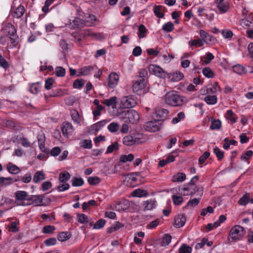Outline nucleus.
<instances>
[{
	"label": "nucleus",
	"instance_id": "nucleus-1",
	"mask_svg": "<svg viewBox=\"0 0 253 253\" xmlns=\"http://www.w3.org/2000/svg\"><path fill=\"white\" fill-rule=\"evenodd\" d=\"M1 32L9 38L11 43L14 47L17 46L18 43V36L17 35L16 29L12 24L8 23L4 24Z\"/></svg>",
	"mask_w": 253,
	"mask_h": 253
},
{
	"label": "nucleus",
	"instance_id": "nucleus-2",
	"mask_svg": "<svg viewBox=\"0 0 253 253\" xmlns=\"http://www.w3.org/2000/svg\"><path fill=\"white\" fill-rule=\"evenodd\" d=\"M165 102L172 106H179L185 102V98L179 95L176 91H171L166 94Z\"/></svg>",
	"mask_w": 253,
	"mask_h": 253
},
{
	"label": "nucleus",
	"instance_id": "nucleus-3",
	"mask_svg": "<svg viewBox=\"0 0 253 253\" xmlns=\"http://www.w3.org/2000/svg\"><path fill=\"white\" fill-rule=\"evenodd\" d=\"M119 116L120 119L126 123L135 124L140 118L138 113L134 110L124 111Z\"/></svg>",
	"mask_w": 253,
	"mask_h": 253
},
{
	"label": "nucleus",
	"instance_id": "nucleus-4",
	"mask_svg": "<svg viewBox=\"0 0 253 253\" xmlns=\"http://www.w3.org/2000/svg\"><path fill=\"white\" fill-rule=\"evenodd\" d=\"M246 233L244 228L240 225H235L230 230L229 236L234 241L241 239Z\"/></svg>",
	"mask_w": 253,
	"mask_h": 253
},
{
	"label": "nucleus",
	"instance_id": "nucleus-5",
	"mask_svg": "<svg viewBox=\"0 0 253 253\" xmlns=\"http://www.w3.org/2000/svg\"><path fill=\"white\" fill-rule=\"evenodd\" d=\"M148 69L151 74L159 78L165 79L168 77L167 72L159 66L155 64H151L148 67Z\"/></svg>",
	"mask_w": 253,
	"mask_h": 253
},
{
	"label": "nucleus",
	"instance_id": "nucleus-6",
	"mask_svg": "<svg viewBox=\"0 0 253 253\" xmlns=\"http://www.w3.org/2000/svg\"><path fill=\"white\" fill-rule=\"evenodd\" d=\"M121 104L125 108H133L137 104V99L132 95L124 96L121 99Z\"/></svg>",
	"mask_w": 253,
	"mask_h": 253
},
{
	"label": "nucleus",
	"instance_id": "nucleus-7",
	"mask_svg": "<svg viewBox=\"0 0 253 253\" xmlns=\"http://www.w3.org/2000/svg\"><path fill=\"white\" fill-rule=\"evenodd\" d=\"M198 191L199 188L197 185L187 184L179 188V192L184 196L193 195Z\"/></svg>",
	"mask_w": 253,
	"mask_h": 253
},
{
	"label": "nucleus",
	"instance_id": "nucleus-8",
	"mask_svg": "<svg viewBox=\"0 0 253 253\" xmlns=\"http://www.w3.org/2000/svg\"><path fill=\"white\" fill-rule=\"evenodd\" d=\"M146 130L150 132H156L159 131L162 127V123L160 122L155 119L153 121H149L145 123L144 125Z\"/></svg>",
	"mask_w": 253,
	"mask_h": 253
},
{
	"label": "nucleus",
	"instance_id": "nucleus-9",
	"mask_svg": "<svg viewBox=\"0 0 253 253\" xmlns=\"http://www.w3.org/2000/svg\"><path fill=\"white\" fill-rule=\"evenodd\" d=\"M123 144L127 146H132L133 145L138 144L141 142L140 138L136 136L128 135L126 136L123 139Z\"/></svg>",
	"mask_w": 253,
	"mask_h": 253
},
{
	"label": "nucleus",
	"instance_id": "nucleus-10",
	"mask_svg": "<svg viewBox=\"0 0 253 253\" xmlns=\"http://www.w3.org/2000/svg\"><path fill=\"white\" fill-rule=\"evenodd\" d=\"M90 23H84L83 19L80 18H75L72 22H70L68 24L69 27L72 29H75L77 28H81L84 27L85 25H89Z\"/></svg>",
	"mask_w": 253,
	"mask_h": 253
},
{
	"label": "nucleus",
	"instance_id": "nucleus-11",
	"mask_svg": "<svg viewBox=\"0 0 253 253\" xmlns=\"http://www.w3.org/2000/svg\"><path fill=\"white\" fill-rule=\"evenodd\" d=\"M33 204L37 206H45L46 203L49 204L51 200L48 198H45L44 195H35Z\"/></svg>",
	"mask_w": 253,
	"mask_h": 253
},
{
	"label": "nucleus",
	"instance_id": "nucleus-12",
	"mask_svg": "<svg viewBox=\"0 0 253 253\" xmlns=\"http://www.w3.org/2000/svg\"><path fill=\"white\" fill-rule=\"evenodd\" d=\"M169 111L168 110L160 108L155 111L153 115V117L160 122L161 121H163L166 119L168 116Z\"/></svg>",
	"mask_w": 253,
	"mask_h": 253
},
{
	"label": "nucleus",
	"instance_id": "nucleus-13",
	"mask_svg": "<svg viewBox=\"0 0 253 253\" xmlns=\"http://www.w3.org/2000/svg\"><path fill=\"white\" fill-rule=\"evenodd\" d=\"M73 131L74 127L70 123L67 122L63 123L62 131L64 136L68 137L69 135L72 133Z\"/></svg>",
	"mask_w": 253,
	"mask_h": 253
},
{
	"label": "nucleus",
	"instance_id": "nucleus-14",
	"mask_svg": "<svg viewBox=\"0 0 253 253\" xmlns=\"http://www.w3.org/2000/svg\"><path fill=\"white\" fill-rule=\"evenodd\" d=\"M119 80V76L117 73H111L109 76L108 86L111 88H114L118 84Z\"/></svg>",
	"mask_w": 253,
	"mask_h": 253
},
{
	"label": "nucleus",
	"instance_id": "nucleus-15",
	"mask_svg": "<svg viewBox=\"0 0 253 253\" xmlns=\"http://www.w3.org/2000/svg\"><path fill=\"white\" fill-rule=\"evenodd\" d=\"M146 81L144 79H139L136 81L132 85V90L134 92H137L139 90L145 87Z\"/></svg>",
	"mask_w": 253,
	"mask_h": 253
},
{
	"label": "nucleus",
	"instance_id": "nucleus-16",
	"mask_svg": "<svg viewBox=\"0 0 253 253\" xmlns=\"http://www.w3.org/2000/svg\"><path fill=\"white\" fill-rule=\"evenodd\" d=\"M25 11L24 7L22 5H19L17 8H13L11 10V15L14 18H19L22 16Z\"/></svg>",
	"mask_w": 253,
	"mask_h": 253
},
{
	"label": "nucleus",
	"instance_id": "nucleus-17",
	"mask_svg": "<svg viewBox=\"0 0 253 253\" xmlns=\"http://www.w3.org/2000/svg\"><path fill=\"white\" fill-rule=\"evenodd\" d=\"M95 66H87L82 67L79 70V76H87L91 72L94 70Z\"/></svg>",
	"mask_w": 253,
	"mask_h": 253
},
{
	"label": "nucleus",
	"instance_id": "nucleus-18",
	"mask_svg": "<svg viewBox=\"0 0 253 253\" xmlns=\"http://www.w3.org/2000/svg\"><path fill=\"white\" fill-rule=\"evenodd\" d=\"M186 222L185 217L182 215H178L175 218L174 226L177 228H180L184 226Z\"/></svg>",
	"mask_w": 253,
	"mask_h": 253
},
{
	"label": "nucleus",
	"instance_id": "nucleus-19",
	"mask_svg": "<svg viewBox=\"0 0 253 253\" xmlns=\"http://www.w3.org/2000/svg\"><path fill=\"white\" fill-rule=\"evenodd\" d=\"M28 196V193L24 191H17L15 193L16 200L22 202H24L23 201L25 200Z\"/></svg>",
	"mask_w": 253,
	"mask_h": 253
},
{
	"label": "nucleus",
	"instance_id": "nucleus-20",
	"mask_svg": "<svg viewBox=\"0 0 253 253\" xmlns=\"http://www.w3.org/2000/svg\"><path fill=\"white\" fill-rule=\"evenodd\" d=\"M102 103L108 107H112L113 108H114L116 106L117 97L113 96L109 99H105L102 102Z\"/></svg>",
	"mask_w": 253,
	"mask_h": 253
},
{
	"label": "nucleus",
	"instance_id": "nucleus-21",
	"mask_svg": "<svg viewBox=\"0 0 253 253\" xmlns=\"http://www.w3.org/2000/svg\"><path fill=\"white\" fill-rule=\"evenodd\" d=\"M83 20L84 23L86 24L88 23L90 24L89 25H86V26H91L93 25V22L97 20V18L93 14H87L85 16L84 19Z\"/></svg>",
	"mask_w": 253,
	"mask_h": 253
},
{
	"label": "nucleus",
	"instance_id": "nucleus-22",
	"mask_svg": "<svg viewBox=\"0 0 253 253\" xmlns=\"http://www.w3.org/2000/svg\"><path fill=\"white\" fill-rule=\"evenodd\" d=\"M156 201L155 200L151 199L144 202L143 205L144 209L146 210H151L155 207Z\"/></svg>",
	"mask_w": 253,
	"mask_h": 253
},
{
	"label": "nucleus",
	"instance_id": "nucleus-23",
	"mask_svg": "<svg viewBox=\"0 0 253 253\" xmlns=\"http://www.w3.org/2000/svg\"><path fill=\"white\" fill-rule=\"evenodd\" d=\"M71 234L69 232H63L57 235V239L61 242L65 241L71 237Z\"/></svg>",
	"mask_w": 253,
	"mask_h": 253
},
{
	"label": "nucleus",
	"instance_id": "nucleus-24",
	"mask_svg": "<svg viewBox=\"0 0 253 253\" xmlns=\"http://www.w3.org/2000/svg\"><path fill=\"white\" fill-rule=\"evenodd\" d=\"M186 179V175L182 172H178L172 177V182H182Z\"/></svg>",
	"mask_w": 253,
	"mask_h": 253
},
{
	"label": "nucleus",
	"instance_id": "nucleus-25",
	"mask_svg": "<svg viewBox=\"0 0 253 253\" xmlns=\"http://www.w3.org/2000/svg\"><path fill=\"white\" fill-rule=\"evenodd\" d=\"M45 174L42 171H38L36 172L33 177V181L35 183H38L45 179Z\"/></svg>",
	"mask_w": 253,
	"mask_h": 253
},
{
	"label": "nucleus",
	"instance_id": "nucleus-26",
	"mask_svg": "<svg viewBox=\"0 0 253 253\" xmlns=\"http://www.w3.org/2000/svg\"><path fill=\"white\" fill-rule=\"evenodd\" d=\"M250 194L247 193L239 199L238 204L242 206H245L250 201Z\"/></svg>",
	"mask_w": 253,
	"mask_h": 253
},
{
	"label": "nucleus",
	"instance_id": "nucleus-27",
	"mask_svg": "<svg viewBox=\"0 0 253 253\" xmlns=\"http://www.w3.org/2000/svg\"><path fill=\"white\" fill-rule=\"evenodd\" d=\"M232 69L234 72L240 75L246 73L245 67L240 64L233 66Z\"/></svg>",
	"mask_w": 253,
	"mask_h": 253
},
{
	"label": "nucleus",
	"instance_id": "nucleus-28",
	"mask_svg": "<svg viewBox=\"0 0 253 253\" xmlns=\"http://www.w3.org/2000/svg\"><path fill=\"white\" fill-rule=\"evenodd\" d=\"M147 30L144 25L141 24L138 27V36L139 39L143 38L146 37Z\"/></svg>",
	"mask_w": 253,
	"mask_h": 253
},
{
	"label": "nucleus",
	"instance_id": "nucleus-29",
	"mask_svg": "<svg viewBox=\"0 0 253 253\" xmlns=\"http://www.w3.org/2000/svg\"><path fill=\"white\" fill-rule=\"evenodd\" d=\"M124 227V224L119 222L117 221L114 224L113 227H111L108 229V232L112 233L114 231L119 230V229L123 228Z\"/></svg>",
	"mask_w": 253,
	"mask_h": 253
},
{
	"label": "nucleus",
	"instance_id": "nucleus-30",
	"mask_svg": "<svg viewBox=\"0 0 253 253\" xmlns=\"http://www.w3.org/2000/svg\"><path fill=\"white\" fill-rule=\"evenodd\" d=\"M226 117L227 119L230 120L232 123L236 122L238 119L236 115L231 110H229L227 111Z\"/></svg>",
	"mask_w": 253,
	"mask_h": 253
},
{
	"label": "nucleus",
	"instance_id": "nucleus-31",
	"mask_svg": "<svg viewBox=\"0 0 253 253\" xmlns=\"http://www.w3.org/2000/svg\"><path fill=\"white\" fill-rule=\"evenodd\" d=\"M173 82H177L181 80L183 77V74L180 72H175L171 75L170 77Z\"/></svg>",
	"mask_w": 253,
	"mask_h": 253
},
{
	"label": "nucleus",
	"instance_id": "nucleus-32",
	"mask_svg": "<svg viewBox=\"0 0 253 253\" xmlns=\"http://www.w3.org/2000/svg\"><path fill=\"white\" fill-rule=\"evenodd\" d=\"M70 176L71 175L68 172H62L60 173L59 179L61 182L64 183L70 179Z\"/></svg>",
	"mask_w": 253,
	"mask_h": 253
},
{
	"label": "nucleus",
	"instance_id": "nucleus-33",
	"mask_svg": "<svg viewBox=\"0 0 253 253\" xmlns=\"http://www.w3.org/2000/svg\"><path fill=\"white\" fill-rule=\"evenodd\" d=\"M66 74V70L62 67H56L55 69V74L57 77H64Z\"/></svg>",
	"mask_w": 253,
	"mask_h": 253
},
{
	"label": "nucleus",
	"instance_id": "nucleus-34",
	"mask_svg": "<svg viewBox=\"0 0 253 253\" xmlns=\"http://www.w3.org/2000/svg\"><path fill=\"white\" fill-rule=\"evenodd\" d=\"M205 101L210 105H213L217 102V97L215 95H208L205 97Z\"/></svg>",
	"mask_w": 253,
	"mask_h": 253
},
{
	"label": "nucleus",
	"instance_id": "nucleus-35",
	"mask_svg": "<svg viewBox=\"0 0 253 253\" xmlns=\"http://www.w3.org/2000/svg\"><path fill=\"white\" fill-rule=\"evenodd\" d=\"M192 248L185 244H182L178 250V253H191Z\"/></svg>",
	"mask_w": 253,
	"mask_h": 253
},
{
	"label": "nucleus",
	"instance_id": "nucleus-36",
	"mask_svg": "<svg viewBox=\"0 0 253 253\" xmlns=\"http://www.w3.org/2000/svg\"><path fill=\"white\" fill-rule=\"evenodd\" d=\"M41 88V85L39 82L32 84L31 86L30 91L33 94H37L40 91Z\"/></svg>",
	"mask_w": 253,
	"mask_h": 253
},
{
	"label": "nucleus",
	"instance_id": "nucleus-37",
	"mask_svg": "<svg viewBox=\"0 0 253 253\" xmlns=\"http://www.w3.org/2000/svg\"><path fill=\"white\" fill-rule=\"evenodd\" d=\"M203 193L201 192L199 194L200 198H193L192 199L190 200L187 203V206L191 207H194L198 205L200 202L201 197H202Z\"/></svg>",
	"mask_w": 253,
	"mask_h": 253
},
{
	"label": "nucleus",
	"instance_id": "nucleus-38",
	"mask_svg": "<svg viewBox=\"0 0 253 253\" xmlns=\"http://www.w3.org/2000/svg\"><path fill=\"white\" fill-rule=\"evenodd\" d=\"M213 58L214 56L213 54L211 53L208 52L205 56L202 57V60L205 64H208Z\"/></svg>",
	"mask_w": 253,
	"mask_h": 253
},
{
	"label": "nucleus",
	"instance_id": "nucleus-39",
	"mask_svg": "<svg viewBox=\"0 0 253 253\" xmlns=\"http://www.w3.org/2000/svg\"><path fill=\"white\" fill-rule=\"evenodd\" d=\"M217 7L221 13H225L229 8L228 4L223 2H218Z\"/></svg>",
	"mask_w": 253,
	"mask_h": 253
},
{
	"label": "nucleus",
	"instance_id": "nucleus-40",
	"mask_svg": "<svg viewBox=\"0 0 253 253\" xmlns=\"http://www.w3.org/2000/svg\"><path fill=\"white\" fill-rule=\"evenodd\" d=\"M162 6L161 5H155L154 7V13L159 18H162L164 16V14L162 12Z\"/></svg>",
	"mask_w": 253,
	"mask_h": 253
},
{
	"label": "nucleus",
	"instance_id": "nucleus-41",
	"mask_svg": "<svg viewBox=\"0 0 253 253\" xmlns=\"http://www.w3.org/2000/svg\"><path fill=\"white\" fill-rule=\"evenodd\" d=\"M107 123L106 120H103L98 122L92 126L93 129L96 131H99L102 127H103Z\"/></svg>",
	"mask_w": 253,
	"mask_h": 253
},
{
	"label": "nucleus",
	"instance_id": "nucleus-42",
	"mask_svg": "<svg viewBox=\"0 0 253 253\" xmlns=\"http://www.w3.org/2000/svg\"><path fill=\"white\" fill-rule=\"evenodd\" d=\"M133 155L129 154L128 155H123L121 156L120 161L122 163H126V162H131L133 160Z\"/></svg>",
	"mask_w": 253,
	"mask_h": 253
},
{
	"label": "nucleus",
	"instance_id": "nucleus-43",
	"mask_svg": "<svg viewBox=\"0 0 253 253\" xmlns=\"http://www.w3.org/2000/svg\"><path fill=\"white\" fill-rule=\"evenodd\" d=\"M174 29V25L171 22L165 23L162 27V30L167 32H170Z\"/></svg>",
	"mask_w": 253,
	"mask_h": 253
},
{
	"label": "nucleus",
	"instance_id": "nucleus-44",
	"mask_svg": "<svg viewBox=\"0 0 253 253\" xmlns=\"http://www.w3.org/2000/svg\"><path fill=\"white\" fill-rule=\"evenodd\" d=\"M87 181L91 185H96L100 182L101 179L97 176H90L88 178Z\"/></svg>",
	"mask_w": 253,
	"mask_h": 253
},
{
	"label": "nucleus",
	"instance_id": "nucleus-45",
	"mask_svg": "<svg viewBox=\"0 0 253 253\" xmlns=\"http://www.w3.org/2000/svg\"><path fill=\"white\" fill-rule=\"evenodd\" d=\"M171 236L169 234H165L162 239L161 242L162 246H166L168 245L171 242Z\"/></svg>",
	"mask_w": 253,
	"mask_h": 253
},
{
	"label": "nucleus",
	"instance_id": "nucleus-46",
	"mask_svg": "<svg viewBox=\"0 0 253 253\" xmlns=\"http://www.w3.org/2000/svg\"><path fill=\"white\" fill-rule=\"evenodd\" d=\"M204 44L203 41L202 39H198L196 40H194L193 41H190L189 42V45L190 46H202Z\"/></svg>",
	"mask_w": 253,
	"mask_h": 253
},
{
	"label": "nucleus",
	"instance_id": "nucleus-47",
	"mask_svg": "<svg viewBox=\"0 0 253 253\" xmlns=\"http://www.w3.org/2000/svg\"><path fill=\"white\" fill-rule=\"evenodd\" d=\"M72 181V185L75 187L81 186L84 184V181L82 178L73 177Z\"/></svg>",
	"mask_w": 253,
	"mask_h": 253
},
{
	"label": "nucleus",
	"instance_id": "nucleus-48",
	"mask_svg": "<svg viewBox=\"0 0 253 253\" xmlns=\"http://www.w3.org/2000/svg\"><path fill=\"white\" fill-rule=\"evenodd\" d=\"M80 146L85 149H91L92 148V143L90 140L84 139L80 143Z\"/></svg>",
	"mask_w": 253,
	"mask_h": 253
},
{
	"label": "nucleus",
	"instance_id": "nucleus-49",
	"mask_svg": "<svg viewBox=\"0 0 253 253\" xmlns=\"http://www.w3.org/2000/svg\"><path fill=\"white\" fill-rule=\"evenodd\" d=\"M13 182L12 179L10 177H0V185L7 186Z\"/></svg>",
	"mask_w": 253,
	"mask_h": 253
},
{
	"label": "nucleus",
	"instance_id": "nucleus-50",
	"mask_svg": "<svg viewBox=\"0 0 253 253\" xmlns=\"http://www.w3.org/2000/svg\"><path fill=\"white\" fill-rule=\"evenodd\" d=\"M203 75L207 78H211L214 77V73L209 67H205L202 71Z\"/></svg>",
	"mask_w": 253,
	"mask_h": 253
},
{
	"label": "nucleus",
	"instance_id": "nucleus-51",
	"mask_svg": "<svg viewBox=\"0 0 253 253\" xmlns=\"http://www.w3.org/2000/svg\"><path fill=\"white\" fill-rule=\"evenodd\" d=\"M213 153L219 161L221 160L224 157V152L217 147H215L213 149Z\"/></svg>",
	"mask_w": 253,
	"mask_h": 253
},
{
	"label": "nucleus",
	"instance_id": "nucleus-52",
	"mask_svg": "<svg viewBox=\"0 0 253 253\" xmlns=\"http://www.w3.org/2000/svg\"><path fill=\"white\" fill-rule=\"evenodd\" d=\"M7 169L8 171L12 174H17L20 171V169L17 167L16 165H12L11 166L8 165L7 166Z\"/></svg>",
	"mask_w": 253,
	"mask_h": 253
},
{
	"label": "nucleus",
	"instance_id": "nucleus-53",
	"mask_svg": "<svg viewBox=\"0 0 253 253\" xmlns=\"http://www.w3.org/2000/svg\"><path fill=\"white\" fill-rule=\"evenodd\" d=\"M221 126V123L219 120H215L212 121L210 128L212 130L219 129Z\"/></svg>",
	"mask_w": 253,
	"mask_h": 253
},
{
	"label": "nucleus",
	"instance_id": "nucleus-54",
	"mask_svg": "<svg viewBox=\"0 0 253 253\" xmlns=\"http://www.w3.org/2000/svg\"><path fill=\"white\" fill-rule=\"evenodd\" d=\"M77 220L79 222L84 224L88 222V217L85 214L81 213L77 215Z\"/></svg>",
	"mask_w": 253,
	"mask_h": 253
},
{
	"label": "nucleus",
	"instance_id": "nucleus-55",
	"mask_svg": "<svg viewBox=\"0 0 253 253\" xmlns=\"http://www.w3.org/2000/svg\"><path fill=\"white\" fill-rule=\"evenodd\" d=\"M106 221L103 219H100L97 221L93 225V228L99 229L102 228L105 224Z\"/></svg>",
	"mask_w": 253,
	"mask_h": 253
},
{
	"label": "nucleus",
	"instance_id": "nucleus-56",
	"mask_svg": "<svg viewBox=\"0 0 253 253\" xmlns=\"http://www.w3.org/2000/svg\"><path fill=\"white\" fill-rule=\"evenodd\" d=\"M119 149V144L117 142H115L109 146L107 148L106 153H110L113 152L115 150H117Z\"/></svg>",
	"mask_w": 253,
	"mask_h": 253
},
{
	"label": "nucleus",
	"instance_id": "nucleus-57",
	"mask_svg": "<svg viewBox=\"0 0 253 253\" xmlns=\"http://www.w3.org/2000/svg\"><path fill=\"white\" fill-rule=\"evenodd\" d=\"M84 84V82L83 79H77L73 83V86L75 88H81Z\"/></svg>",
	"mask_w": 253,
	"mask_h": 253
},
{
	"label": "nucleus",
	"instance_id": "nucleus-58",
	"mask_svg": "<svg viewBox=\"0 0 253 253\" xmlns=\"http://www.w3.org/2000/svg\"><path fill=\"white\" fill-rule=\"evenodd\" d=\"M108 129L110 132H116L119 129V125L116 123H112L108 126Z\"/></svg>",
	"mask_w": 253,
	"mask_h": 253
},
{
	"label": "nucleus",
	"instance_id": "nucleus-59",
	"mask_svg": "<svg viewBox=\"0 0 253 253\" xmlns=\"http://www.w3.org/2000/svg\"><path fill=\"white\" fill-rule=\"evenodd\" d=\"M0 66L4 69L8 68L9 65L6 60L0 54Z\"/></svg>",
	"mask_w": 253,
	"mask_h": 253
},
{
	"label": "nucleus",
	"instance_id": "nucleus-60",
	"mask_svg": "<svg viewBox=\"0 0 253 253\" xmlns=\"http://www.w3.org/2000/svg\"><path fill=\"white\" fill-rule=\"evenodd\" d=\"M172 200L175 205H179L183 202V198L181 196L175 195L172 196Z\"/></svg>",
	"mask_w": 253,
	"mask_h": 253
},
{
	"label": "nucleus",
	"instance_id": "nucleus-61",
	"mask_svg": "<svg viewBox=\"0 0 253 253\" xmlns=\"http://www.w3.org/2000/svg\"><path fill=\"white\" fill-rule=\"evenodd\" d=\"M54 82V80L53 78H47L45 80V88L47 90L51 89Z\"/></svg>",
	"mask_w": 253,
	"mask_h": 253
},
{
	"label": "nucleus",
	"instance_id": "nucleus-62",
	"mask_svg": "<svg viewBox=\"0 0 253 253\" xmlns=\"http://www.w3.org/2000/svg\"><path fill=\"white\" fill-rule=\"evenodd\" d=\"M55 229V227L52 225H46L43 227L42 232L44 234L52 233Z\"/></svg>",
	"mask_w": 253,
	"mask_h": 253
},
{
	"label": "nucleus",
	"instance_id": "nucleus-63",
	"mask_svg": "<svg viewBox=\"0 0 253 253\" xmlns=\"http://www.w3.org/2000/svg\"><path fill=\"white\" fill-rule=\"evenodd\" d=\"M185 117V114L183 112H179L176 117L173 118L172 120V123L174 124L178 123L181 120L183 119Z\"/></svg>",
	"mask_w": 253,
	"mask_h": 253
},
{
	"label": "nucleus",
	"instance_id": "nucleus-64",
	"mask_svg": "<svg viewBox=\"0 0 253 253\" xmlns=\"http://www.w3.org/2000/svg\"><path fill=\"white\" fill-rule=\"evenodd\" d=\"M71 117L75 123H76L77 124L80 123L81 119L79 116V113L77 111L74 110L72 112Z\"/></svg>",
	"mask_w": 253,
	"mask_h": 253
}]
</instances>
